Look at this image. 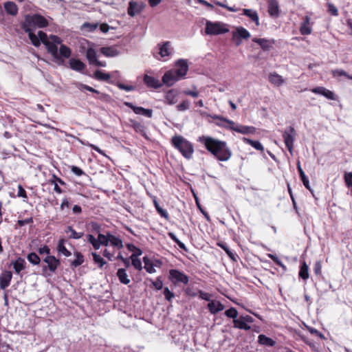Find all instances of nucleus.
I'll return each mask as SVG.
<instances>
[{
	"label": "nucleus",
	"mask_w": 352,
	"mask_h": 352,
	"mask_svg": "<svg viewBox=\"0 0 352 352\" xmlns=\"http://www.w3.org/2000/svg\"><path fill=\"white\" fill-rule=\"evenodd\" d=\"M141 11L140 6L133 1L129 2L128 8V14L131 16H134Z\"/></svg>",
	"instance_id": "27"
},
{
	"label": "nucleus",
	"mask_w": 352,
	"mask_h": 352,
	"mask_svg": "<svg viewBox=\"0 0 352 352\" xmlns=\"http://www.w3.org/2000/svg\"><path fill=\"white\" fill-rule=\"evenodd\" d=\"M87 241L93 245L95 250H98L101 246L98 239H96L92 234L87 235Z\"/></svg>",
	"instance_id": "46"
},
{
	"label": "nucleus",
	"mask_w": 352,
	"mask_h": 352,
	"mask_svg": "<svg viewBox=\"0 0 352 352\" xmlns=\"http://www.w3.org/2000/svg\"><path fill=\"white\" fill-rule=\"evenodd\" d=\"M69 64L72 69L78 72H82L86 67L85 64L79 59L71 58Z\"/></svg>",
	"instance_id": "18"
},
{
	"label": "nucleus",
	"mask_w": 352,
	"mask_h": 352,
	"mask_svg": "<svg viewBox=\"0 0 352 352\" xmlns=\"http://www.w3.org/2000/svg\"><path fill=\"white\" fill-rule=\"evenodd\" d=\"M75 255L76 256V258L72 262V266L76 267L83 263L84 256L80 252H76Z\"/></svg>",
	"instance_id": "52"
},
{
	"label": "nucleus",
	"mask_w": 352,
	"mask_h": 352,
	"mask_svg": "<svg viewBox=\"0 0 352 352\" xmlns=\"http://www.w3.org/2000/svg\"><path fill=\"white\" fill-rule=\"evenodd\" d=\"M243 12L244 15L248 16L254 22H255L257 26L259 25V18L256 11L251 9H243Z\"/></svg>",
	"instance_id": "29"
},
{
	"label": "nucleus",
	"mask_w": 352,
	"mask_h": 352,
	"mask_svg": "<svg viewBox=\"0 0 352 352\" xmlns=\"http://www.w3.org/2000/svg\"><path fill=\"white\" fill-rule=\"evenodd\" d=\"M233 323H234V328H237V329H243V330H250V328H251L250 326L248 325L240 317L239 318H237V319L233 320Z\"/></svg>",
	"instance_id": "33"
},
{
	"label": "nucleus",
	"mask_w": 352,
	"mask_h": 352,
	"mask_svg": "<svg viewBox=\"0 0 352 352\" xmlns=\"http://www.w3.org/2000/svg\"><path fill=\"white\" fill-rule=\"evenodd\" d=\"M189 283V277L184 272L177 270V285L182 283L187 285Z\"/></svg>",
	"instance_id": "43"
},
{
	"label": "nucleus",
	"mask_w": 352,
	"mask_h": 352,
	"mask_svg": "<svg viewBox=\"0 0 352 352\" xmlns=\"http://www.w3.org/2000/svg\"><path fill=\"white\" fill-rule=\"evenodd\" d=\"M71 54H72L71 50L67 46H66L65 45H60L59 52H58V55L60 56V57L61 58H68L70 57Z\"/></svg>",
	"instance_id": "39"
},
{
	"label": "nucleus",
	"mask_w": 352,
	"mask_h": 352,
	"mask_svg": "<svg viewBox=\"0 0 352 352\" xmlns=\"http://www.w3.org/2000/svg\"><path fill=\"white\" fill-rule=\"evenodd\" d=\"M91 255L94 261L98 265L99 267H102L106 264V261L96 252H92Z\"/></svg>",
	"instance_id": "51"
},
{
	"label": "nucleus",
	"mask_w": 352,
	"mask_h": 352,
	"mask_svg": "<svg viewBox=\"0 0 352 352\" xmlns=\"http://www.w3.org/2000/svg\"><path fill=\"white\" fill-rule=\"evenodd\" d=\"M181 94H184L187 96H190L193 98H197L199 96V92L197 90V87L195 86H192V90L190 89H184L180 91Z\"/></svg>",
	"instance_id": "55"
},
{
	"label": "nucleus",
	"mask_w": 352,
	"mask_h": 352,
	"mask_svg": "<svg viewBox=\"0 0 352 352\" xmlns=\"http://www.w3.org/2000/svg\"><path fill=\"white\" fill-rule=\"evenodd\" d=\"M177 150L187 160L192 158L194 153L193 145L182 136L177 135Z\"/></svg>",
	"instance_id": "3"
},
{
	"label": "nucleus",
	"mask_w": 352,
	"mask_h": 352,
	"mask_svg": "<svg viewBox=\"0 0 352 352\" xmlns=\"http://www.w3.org/2000/svg\"><path fill=\"white\" fill-rule=\"evenodd\" d=\"M12 278V274L10 271H3L0 275V288L6 289L10 285Z\"/></svg>",
	"instance_id": "14"
},
{
	"label": "nucleus",
	"mask_w": 352,
	"mask_h": 352,
	"mask_svg": "<svg viewBox=\"0 0 352 352\" xmlns=\"http://www.w3.org/2000/svg\"><path fill=\"white\" fill-rule=\"evenodd\" d=\"M299 276L304 280L309 278V267L305 261H303L300 265Z\"/></svg>",
	"instance_id": "36"
},
{
	"label": "nucleus",
	"mask_w": 352,
	"mask_h": 352,
	"mask_svg": "<svg viewBox=\"0 0 352 352\" xmlns=\"http://www.w3.org/2000/svg\"><path fill=\"white\" fill-rule=\"evenodd\" d=\"M109 239H111L109 243L111 244V246L117 248L118 249H121L123 248L122 241L118 237L111 234V236H110Z\"/></svg>",
	"instance_id": "40"
},
{
	"label": "nucleus",
	"mask_w": 352,
	"mask_h": 352,
	"mask_svg": "<svg viewBox=\"0 0 352 352\" xmlns=\"http://www.w3.org/2000/svg\"><path fill=\"white\" fill-rule=\"evenodd\" d=\"M322 96H324V97L330 100L335 99L334 94L331 91L327 89L326 88L324 89L323 92L322 93Z\"/></svg>",
	"instance_id": "63"
},
{
	"label": "nucleus",
	"mask_w": 352,
	"mask_h": 352,
	"mask_svg": "<svg viewBox=\"0 0 352 352\" xmlns=\"http://www.w3.org/2000/svg\"><path fill=\"white\" fill-rule=\"evenodd\" d=\"M143 261L144 263V268L147 272L152 274L155 272L153 265L148 257L144 256L143 258Z\"/></svg>",
	"instance_id": "44"
},
{
	"label": "nucleus",
	"mask_w": 352,
	"mask_h": 352,
	"mask_svg": "<svg viewBox=\"0 0 352 352\" xmlns=\"http://www.w3.org/2000/svg\"><path fill=\"white\" fill-rule=\"evenodd\" d=\"M38 37L41 42H42L46 47L48 52H55V49L50 44V38L47 37L46 33L43 31H38Z\"/></svg>",
	"instance_id": "19"
},
{
	"label": "nucleus",
	"mask_w": 352,
	"mask_h": 352,
	"mask_svg": "<svg viewBox=\"0 0 352 352\" xmlns=\"http://www.w3.org/2000/svg\"><path fill=\"white\" fill-rule=\"evenodd\" d=\"M71 170L77 176H81L85 174L84 171L78 166H73L71 168Z\"/></svg>",
	"instance_id": "64"
},
{
	"label": "nucleus",
	"mask_w": 352,
	"mask_h": 352,
	"mask_svg": "<svg viewBox=\"0 0 352 352\" xmlns=\"http://www.w3.org/2000/svg\"><path fill=\"white\" fill-rule=\"evenodd\" d=\"M165 100L169 104H173L176 101V91L170 89L166 93Z\"/></svg>",
	"instance_id": "35"
},
{
	"label": "nucleus",
	"mask_w": 352,
	"mask_h": 352,
	"mask_svg": "<svg viewBox=\"0 0 352 352\" xmlns=\"http://www.w3.org/2000/svg\"><path fill=\"white\" fill-rule=\"evenodd\" d=\"M143 80L148 87L158 89L161 87V86L162 85V84L158 79L153 76H148L147 74H145L144 76Z\"/></svg>",
	"instance_id": "16"
},
{
	"label": "nucleus",
	"mask_w": 352,
	"mask_h": 352,
	"mask_svg": "<svg viewBox=\"0 0 352 352\" xmlns=\"http://www.w3.org/2000/svg\"><path fill=\"white\" fill-rule=\"evenodd\" d=\"M199 141L219 161H228L232 156L226 142L204 135L199 137Z\"/></svg>",
	"instance_id": "1"
},
{
	"label": "nucleus",
	"mask_w": 352,
	"mask_h": 352,
	"mask_svg": "<svg viewBox=\"0 0 352 352\" xmlns=\"http://www.w3.org/2000/svg\"><path fill=\"white\" fill-rule=\"evenodd\" d=\"M225 315L228 318H233V320L237 319L238 311L235 308L231 307L225 311Z\"/></svg>",
	"instance_id": "56"
},
{
	"label": "nucleus",
	"mask_w": 352,
	"mask_h": 352,
	"mask_svg": "<svg viewBox=\"0 0 352 352\" xmlns=\"http://www.w3.org/2000/svg\"><path fill=\"white\" fill-rule=\"evenodd\" d=\"M243 141L245 143L251 145L252 147H254L255 149L258 151H263L264 149L263 145L258 141L252 140L247 138H243Z\"/></svg>",
	"instance_id": "37"
},
{
	"label": "nucleus",
	"mask_w": 352,
	"mask_h": 352,
	"mask_svg": "<svg viewBox=\"0 0 352 352\" xmlns=\"http://www.w3.org/2000/svg\"><path fill=\"white\" fill-rule=\"evenodd\" d=\"M268 78L270 82L275 86L278 87L284 83V79L283 77L276 72L270 74Z\"/></svg>",
	"instance_id": "26"
},
{
	"label": "nucleus",
	"mask_w": 352,
	"mask_h": 352,
	"mask_svg": "<svg viewBox=\"0 0 352 352\" xmlns=\"http://www.w3.org/2000/svg\"><path fill=\"white\" fill-rule=\"evenodd\" d=\"M170 54L171 48L170 42L168 41H166L163 44H158L153 52L154 56L157 59H160L158 56H160V58L165 59V58L168 57Z\"/></svg>",
	"instance_id": "8"
},
{
	"label": "nucleus",
	"mask_w": 352,
	"mask_h": 352,
	"mask_svg": "<svg viewBox=\"0 0 352 352\" xmlns=\"http://www.w3.org/2000/svg\"><path fill=\"white\" fill-rule=\"evenodd\" d=\"M87 241L93 245L95 250H98L101 246L98 239H96L92 234L87 235Z\"/></svg>",
	"instance_id": "47"
},
{
	"label": "nucleus",
	"mask_w": 352,
	"mask_h": 352,
	"mask_svg": "<svg viewBox=\"0 0 352 352\" xmlns=\"http://www.w3.org/2000/svg\"><path fill=\"white\" fill-rule=\"evenodd\" d=\"M27 258L28 261L33 265H38L41 261L39 256L34 252L30 253L28 255Z\"/></svg>",
	"instance_id": "53"
},
{
	"label": "nucleus",
	"mask_w": 352,
	"mask_h": 352,
	"mask_svg": "<svg viewBox=\"0 0 352 352\" xmlns=\"http://www.w3.org/2000/svg\"><path fill=\"white\" fill-rule=\"evenodd\" d=\"M189 104L190 102L188 100H184L177 105V110L185 111L189 108Z\"/></svg>",
	"instance_id": "62"
},
{
	"label": "nucleus",
	"mask_w": 352,
	"mask_h": 352,
	"mask_svg": "<svg viewBox=\"0 0 352 352\" xmlns=\"http://www.w3.org/2000/svg\"><path fill=\"white\" fill-rule=\"evenodd\" d=\"M297 169H298V172L299 173V176L300 177V179H301L303 185L305 186V187L307 189H308L309 190L311 191V187H310V185H309V179H308L307 177L305 175V173L303 171L302 168H301L300 161H298V162H297Z\"/></svg>",
	"instance_id": "23"
},
{
	"label": "nucleus",
	"mask_w": 352,
	"mask_h": 352,
	"mask_svg": "<svg viewBox=\"0 0 352 352\" xmlns=\"http://www.w3.org/2000/svg\"><path fill=\"white\" fill-rule=\"evenodd\" d=\"M87 241L93 245L95 250H98L101 246L98 239H96L92 234L87 235Z\"/></svg>",
	"instance_id": "49"
},
{
	"label": "nucleus",
	"mask_w": 352,
	"mask_h": 352,
	"mask_svg": "<svg viewBox=\"0 0 352 352\" xmlns=\"http://www.w3.org/2000/svg\"><path fill=\"white\" fill-rule=\"evenodd\" d=\"M26 21L29 25H32L38 28H45L48 25L47 19L40 14H34L30 17L26 19Z\"/></svg>",
	"instance_id": "9"
},
{
	"label": "nucleus",
	"mask_w": 352,
	"mask_h": 352,
	"mask_svg": "<svg viewBox=\"0 0 352 352\" xmlns=\"http://www.w3.org/2000/svg\"><path fill=\"white\" fill-rule=\"evenodd\" d=\"M334 77L337 76H345L349 79L352 80V76L349 75L346 72L342 69H336L332 72Z\"/></svg>",
	"instance_id": "57"
},
{
	"label": "nucleus",
	"mask_w": 352,
	"mask_h": 352,
	"mask_svg": "<svg viewBox=\"0 0 352 352\" xmlns=\"http://www.w3.org/2000/svg\"><path fill=\"white\" fill-rule=\"evenodd\" d=\"M117 276L120 281V283L128 285L130 283V279L128 277V275L126 274V272L125 269L120 268L117 272Z\"/></svg>",
	"instance_id": "30"
},
{
	"label": "nucleus",
	"mask_w": 352,
	"mask_h": 352,
	"mask_svg": "<svg viewBox=\"0 0 352 352\" xmlns=\"http://www.w3.org/2000/svg\"><path fill=\"white\" fill-rule=\"evenodd\" d=\"M268 12L272 17H277L279 15V6L277 0H267Z\"/></svg>",
	"instance_id": "17"
},
{
	"label": "nucleus",
	"mask_w": 352,
	"mask_h": 352,
	"mask_svg": "<svg viewBox=\"0 0 352 352\" xmlns=\"http://www.w3.org/2000/svg\"><path fill=\"white\" fill-rule=\"evenodd\" d=\"M162 85L170 87L176 83V69L167 71L162 76Z\"/></svg>",
	"instance_id": "12"
},
{
	"label": "nucleus",
	"mask_w": 352,
	"mask_h": 352,
	"mask_svg": "<svg viewBox=\"0 0 352 352\" xmlns=\"http://www.w3.org/2000/svg\"><path fill=\"white\" fill-rule=\"evenodd\" d=\"M252 41L258 43L264 50H269L272 45V43H271L269 40H267L265 38H254L252 39Z\"/></svg>",
	"instance_id": "32"
},
{
	"label": "nucleus",
	"mask_w": 352,
	"mask_h": 352,
	"mask_svg": "<svg viewBox=\"0 0 352 352\" xmlns=\"http://www.w3.org/2000/svg\"><path fill=\"white\" fill-rule=\"evenodd\" d=\"M6 12L12 16H16L18 13V7L13 1H6L4 3Z\"/></svg>",
	"instance_id": "25"
},
{
	"label": "nucleus",
	"mask_w": 352,
	"mask_h": 352,
	"mask_svg": "<svg viewBox=\"0 0 352 352\" xmlns=\"http://www.w3.org/2000/svg\"><path fill=\"white\" fill-rule=\"evenodd\" d=\"M214 119L220 121V122L217 123V125L224 127L227 129L234 131L241 134H253L256 132V128L254 126L236 124L232 120H228L220 116H214Z\"/></svg>",
	"instance_id": "2"
},
{
	"label": "nucleus",
	"mask_w": 352,
	"mask_h": 352,
	"mask_svg": "<svg viewBox=\"0 0 352 352\" xmlns=\"http://www.w3.org/2000/svg\"><path fill=\"white\" fill-rule=\"evenodd\" d=\"M258 342L260 344L266 346H274L276 344L272 338L267 337L263 334H261L258 337Z\"/></svg>",
	"instance_id": "28"
},
{
	"label": "nucleus",
	"mask_w": 352,
	"mask_h": 352,
	"mask_svg": "<svg viewBox=\"0 0 352 352\" xmlns=\"http://www.w3.org/2000/svg\"><path fill=\"white\" fill-rule=\"evenodd\" d=\"M311 19L309 16H305L303 21L300 26V32L302 35H309L312 32V27L310 24Z\"/></svg>",
	"instance_id": "15"
},
{
	"label": "nucleus",
	"mask_w": 352,
	"mask_h": 352,
	"mask_svg": "<svg viewBox=\"0 0 352 352\" xmlns=\"http://www.w3.org/2000/svg\"><path fill=\"white\" fill-rule=\"evenodd\" d=\"M188 61L186 59L177 60V81L185 78L188 71Z\"/></svg>",
	"instance_id": "11"
},
{
	"label": "nucleus",
	"mask_w": 352,
	"mask_h": 352,
	"mask_svg": "<svg viewBox=\"0 0 352 352\" xmlns=\"http://www.w3.org/2000/svg\"><path fill=\"white\" fill-rule=\"evenodd\" d=\"M43 261L47 264L43 267V271L46 272L48 270L50 272H56L58 266L60 265V261L54 256L47 255Z\"/></svg>",
	"instance_id": "10"
},
{
	"label": "nucleus",
	"mask_w": 352,
	"mask_h": 352,
	"mask_svg": "<svg viewBox=\"0 0 352 352\" xmlns=\"http://www.w3.org/2000/svg\"><path fill=\"white\" fill-rule=\"evenodd\" d=\"M130 258L131 260L132 265L136 270H141L142 269V262L137 258V254H132Z\"/></svg>",
	"instance_id": "50"
},
{
	"label": "nucleus",
	"mask_w": 352,
	"mask_h": 352,
	"mask_svg": "<svg viewBox=\"0 0 352 352\" xmlns=\"http://www.w3.org/2000/svg\"><path fill=\"white\" fill-rule=\"evenodd\" d=\"M65 240L64 239H60L58 241L57 250L59 254H63L66 257H69L71 256V252L67 250L65 246Z\"/></svg>",
	"instance_id": "31"
},
{
	"label": "nucleus",
	"mask_w": 352,
	"mask_h": 352,
	"mask_svg": "<svg viewBox=\"0 0 352 352\" xmlns=\"http://www.w3.org/2000/svg\"><path fill=\"white\" fill-rule=\"evenodd\" d=\"M131 126L133 129L138 133L144 135H145V129L143 124L137 121L131 120Z\"/></svg>",
	"instance_id": "42"
},
{
	"label": "nucleus",
	"mask_w": 352,
	"mask_h": 352,
	"mask_svg": "<svg viewBox=\"0 0 352 352\" xmlns=\"http://www.w3.org/2000/svg\"><path fill=\"white\" fill-rule=\"evenodd\" d=\"M328 6V12L333 16H338V10L337 8L331 3H327Z\"/></svg>",
	"instance_id": "58"
},
{
	"label": "nucleus",
	"mask_w": 352,
	"mask_h": 352,
	"mask_svg": "<svg viewBox=\"0 0 352 352\" xmlns=\"http://www.w3.org/2000/svg\"><path fill=\"white\" fill-rule=\"evenodd\" d=\"M124 105L133 109L135 114L142 115L147 118H151L153 116V111L151 109H144L141 107H136L129 102H125Z\"/></svg>",
	"instance_id": "13"
},
{
	"label": "nucleus",
	"mask_w": 352,
	"mask_h": 352,
	"mask_svg": "<svg viewBox=\"0 0 352 352\" xmlns=\"http://www.w3.org/2000/svg\"><path fill=\"white\" fill-rule=\"evenodd\" d=\"M197 290L198 289L194 288L193 285L188 284L186 285V287L184 288L186 294L192 297H195L197 295Z\"/></svg>",
	"instance_id": "54"
},
{
	"label": "nucleus",
	"mask_w": 352,
	"mask_h": 352,
	"mask_svg": "<svg viewBox=\"0 0 352 352\" xmlns=\"http://www.w3.org/2000/svg\"><path fill=\"white\" fill-rule=\"evenodd\" d=\"M344 180L347 186H352V172L345 173Z\"/></svg>",
	"instance_id": "61"
},
{
	"label": "nucleus",
	"mask_w": 352,
	"mask_h": 352,
	"mask_svg": "<svg viewBox=\"0 0 352 352\" xmlns=\"http://www.w3.org/2000/svg\"><path fill=\"white\" fill-rule=\"evenodd\" d=\"M268 257L271 258L277 265L285 269V266L283 263L279 260V258L274 254H268Z\"/></svg>",
	"instance_id": "59"
},
{
	"label": "nucleus",
	"mask_w": 352,
	"mask_h": 352,
	"mask_svg": "<svg viewBox=\"0 0 352 352\" xmlns=\"http://www.w3.org/2000/svg\"><path fill=\"white\" fill-rule=\"evenodd\" d=\"M208 308L211 314H215L223 310L224 306L219 301L210 300L208 304Z\"/></svg>",
	"instance_id": "22"
},
{
	"label": "nucleus",
	"mask_w": 352,
	"mask_h": 352,
	"mask_svg": "<svg viewBox=\"0 0 352 352\" xmlns=\"http://www.w3.org/2000/svg\"><path fill=\"white\" fill-rule=\"evenodd\" d=\"M23 29L24 30V31L25 32L28 33V37H29L30 40L31 41V43H32V45L35 47L40 46L41 41H40L38 37L32 32L30 28L28 27L26 25V24H23Z\"/></svg>",
	"instance_id": "20"
},
{
	"label": "nucleus",
	"mask_w": 352,
	"mask_h": 352,
	"mask_svg": "<svg viewBox=\"0 0 352 352\" xmlns=\"http://www.w3.org/2000/svg\"><path fill=\"white\" fill-rule=\"evenodd\" d=\"M87 241L93 245L95 250H98L101 246L98 239H96L92 234L87 235Z\"/></svg>",
	"instance_id": "48"
},
{
	"label": "nucleus",
	"mask_w": 352,
	"mask_h": 352,
	"mask_svg": "<svg viewBox=\"0 0 352 352\" xmlns=\"http://www.w3.org/2000/svg\"><path fill=\"white\" fill-rule=\"evenodd\" d=\"M13 265L15 273L19 274L22 270L25 268V261L21 257L17 258V259L11 263Z\"/></svg>",
	"instance_id": "24"
},
{
	"label": "nucleus",
	"mask_w": 352,
	"mask_h": 352,
	"mask_svg": "<svg viewBox=\"0 0 352 352\" xmlns=\"http://www.w3.org/2000/svg\"><path fill=\"white\" fill-rule=\"evenodd\" d=\"M86 57L91 65H94L97 61L96 52L95 50L91 47L87 49Z\"/></svg>",
	"instance_id": "34"
},
{
	"label": "nucleus",
	"mask_w": 352,
	"mask_h": 352,
	"mask_svg": "<svg viewBox=\"0 0 352 352\" xmlns=\"http://www.w3.org/2000/svg\"><path fill=\"white\" fill-rule=\"evenodd\" d=\"M110 236H111V234L110 232H107V234H98V239L99 240V243L101 245L108 246L109 244V241L111 239Z\"/></svg>",
	"instance_id": "38"
},
{
	"label": "nucleus",
	"mask_w": 352,
	"mask_h": 352,
	"mask_svg": "<svg viewBox=\"0 0 352 352\" xmlns=\"http://www.w3.org/2000/svg\"><path fill=\"white\" fill-rule=\"evenodd\" d=\"M250 37V32L243 27H238L232 32V40L236 46L241 44L243 39H248Z\"/></svg>",
	"instance_id": "7"
},
{
	"label": "nucleus",
	"mask_w": 352,
	"mask_h": 352,
	"mask_svg": "<svg viewBox=\"0 0 352 352\" xmlns=\"http://www.w3.org/2000/svg\"><path fill=\"white\" fill-rule=\"evenodd\" d=\"M74 84L76 85V87L81 91L82 89H85V90H87L92 93H95V94H100V92L98 90H96V89H94L93 87L88 86L87 85L82 84L81 82H75Z\"/></svg>",
	"instance_id": "45"
},
{
	"label": "nucleus",
	"mask_w": 352,
	"mask_h": 352,
	"mask_svg": "<svg viewBox=\"0 0 352 352\" xmlns=\"http://www.w3.org/2000/svg\"><path fill=\"white\" fill-rule=\"evenodd\" d=\"M296 135V132L294 128L292 126H289L286 127L285 131L283 133V138L284 140V142L285 144L286 147L291 154H292L293 147H294V142L295 137Z\"/></svg>",
	"instance_id": "5"
},
{
	"label": "nucleus",
	"mask_w": 352,
	"mask_h": 352,
	"mask_svg": "<svg viewBox=\"0 0 352 352\" xmlns=\"http://www.w3.org/2000/svg\"><path fill=\"white\" fill-rule=\"evenodd\" d=\"M100 52L107 57H115L119 55L120 52L114 47H102L100 48Z\"/></svg>",
	"instance_id": "21"
},
{
	"label": "nucleus",
	"mask_w": 352,
	"mask_h": 352,
	"mask_svg": "<svg viewBox=\"0 0 352 352\" xmlns=\"http://www.w3.org/2000/svg\"><path fill=\"white\" fill-rule=\"evenodd\" d=\"M197 295H199V297L203 300L210 301V294L208 293H206L201 290H197Z\"/></svg>",
	"instance_id": "60"
},
{
	"label": "nucleus",
	"mask_w": 352,
	"mask_h": 352,
	"mask_svg": "<svg viewBox=\"0 0 352 352\" xmlns=\"http://www.w3.org/2000/svg\"><path fill=\"white\" fill-rule=\"evenodd\" d=\"M229 30L226 25L221 22H212L207 21L206 23L205 32L208 35H218L226 33Z\"/></svg>",
	"instance_id": "4"
},
{
	"label": "nucleus",
	"mask_w": 352,
	"mask_h": 352,
	"mask_svg": "<svg viewBox=\"0 0 352 352\" xmlns=\"http://www.w3.org/2000/svg\"><path fill=\"white\" fill-rule=\"evenodd\" d=\"M94 77L99 80L108 81L110 79L111 76L109 74L103 73L100 70H96L94 74Z\"/></svg>",
	"instance_id": "41"
},
{
	"label": "nucleus",
	"mask_w": 352,
	"mask_h": 352,
	"mask_svg": "<svg viewBox=\"0 0 352 352\" xmlns=\"http://www.w3.org/2000/svg\"><path fill=\"white\" fill-rule=\"evenodd\" d=\"M50 44L52 45V46L55 49V52H50L51 55L53 56V58L55 59V61L58 65H63L65 61L63 58L60 57L58 55V45L61 44L62 39L56 35H51L50 36Z\"/></svg>",
	"instance_id": "6"
}]
</instances>
